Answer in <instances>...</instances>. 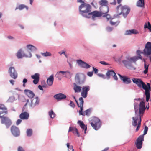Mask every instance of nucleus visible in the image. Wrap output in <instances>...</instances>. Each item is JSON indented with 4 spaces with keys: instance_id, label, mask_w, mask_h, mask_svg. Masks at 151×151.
Returning <instances> with one entry per match:
<instances>
[{
    "instance_id": "nucleus-1",
    "label": "nucleus",
    "mask_w": 151,
    "mask_h": 151,
    "mask_svg": "<svg viewBox=\"0 0 151 151\" xmlns=\"http://www.w3.org/2000/svg\"><path fill=\"white\" fill-rule=\"evenodd\" d=\"M145 109V103L144 101L141 102L139 104V112L138 114L135 115V117H133L132 125L134 126H137L136 131H137L139 129L141 122V117L143 115Z\"/></svg>"
},
{
    "instance_id": "nucleus-2",
    "label": "nucleus",
    "mask_w": 151,
    "mask_h": 151,
    "mask_svg": "<svg viewBox=\"0 0 151 151\" xmlns=\"http://www.w3.org/2000/svg\"><path fill=\"white\" fill-rule=\"evenodd\" d=\"M79 10L80 14L86 17V16H87V14L91 12V7L89 4L83 2L79 6Z\"/></svg>"
},
{
    "instance_id": "nucleus-3",
    "label": "nucleus",
    "mask_w": 151,
    "mask_h": 151,
    "mask_svg": "<svg viewBox=\"0 0 151 151\" xmlns=\"http://www.w3.org/2000/svg\"><path fill=\"white\" fill-rule=\"evenodd\" d=\"M89 121L92 127L95 130H98L101 126V123L99 118L93 117L90 118Z\"/></svg>"
},
{
    "instance_id": "nucleus-4",
    "label": "nucleus",
    "mask_w": 151,
    "mask_h": 151,
    "mask_svg": "<svg viewBox=\"0 0 151 151\" xmlns=\"http://www.w3.org/2000/svg\"><path fill=\"white\" fill-rule=\"evenodd\" d=\"M117 15L122 14L124 16L127 15L129 13L130 9L126 6H122L120 4L116 7Z\"/></svg>"
},
{
    "instance_id": "nucleus-5",
    "label": "nucleus",
    "mask_w": 151,
    "mask_h": 151,
    "mask_svg": "<svg viewBox=\"0 0 151 151\" xmlns=\"http://www.w3.org/2000/svg\"><path fill=\"white\" fill-rule=\"evenodd\" d=\"M137 60L138 59L137 57H127L126 60H123L122 62L126 67L129 68L132 66V62L135 63Z\"/></svg>"
},
{
    "instance_id": "nucleus-6",
    "label": "nucleus",
    "mask_w": 151,
    "mask_h": 151,
    "mask_svg": "<svg viewBox=\"0 0 151 151\" xmlns=\"http://www.w3.org/2000/svg\"><path fill=\"white\" fill-rule=\"evenodd\" d=\"M76 83L78 84H81L84 82L85 79V76L82 74L77 73L75 78Z\"/></svg>"
},
{
    "instance_id": "nucleus-7",
    "label": "nucleus",
    "mask_w": 151,
    "mask_h": 151,
    "mask_svg": "<svg viewBox=\"0 0 151 151\" xmlns=\"http://www.w3.org/2000/svg\"><path fill=\"white\" fill-rule=\"evenodd\" d=\"M1 123L4 124L7 128H8L12 124V122L11 119L7 116H1Z\"/></svg>"
},
{
    "instance_id": "nucleus-8",
    "label": "nucleus",
    "mask_w": 151,
    "mask_h": 151,
    "mask_svg": "<svg viewBox=\"0 0 151 151\" xmlns=\"http://www.w3.org/2000/svg\"><path fill=\"white\" fill-rule=\"evenodd\" d=\"M147 85L145 84V86L143 89L145 91V94L146 96V101L147 102L148 101L150 97V91L151 90V87L149 83H147Z\"/></svg>"
},
{
    "instance_id": "nucleus-9",
    "label": "nucleus",
    "mask_w": 151,
    "mask_h": 151,
    "mask_svg": "<svg viewBox=\"0 0 151 151\" xmlns=\"http://www.w3.org/2000/svg\"><path fill=\"white\" fill-rule=\"evenodd\" d=\"M143 54L145 56L151 55V42H148L143 50Z\"/></svg>"
},
{
    "instance_id": "nucleus-10",
    "label": "nucleus",
    "mask_w": 151,
    "mask_h": 151,
    "mask_svg": "<svg viewBox=\"0 0 151 151\" xmlns=\"http://www.w3.org/2000/svg\"><path fill=\"white\" fill-rule=\"evenodd\" d=\"M16 55L18 59L22 58L24 57H31L32 56L31 54L29 52H28L27 54L24 53L22 49H20L18 50L16 54Z\"/></svg>"
},
{
    "instance_id": "nucleus-11",
    "label": "nucleus",
    "mask_w": 151,
    "mask_h": 151,
    "mask_svg": "<svg viewBox=\"0 0 151 151\" xmlns=\"http://www.w3.org/2000/svg\"><path fill=\"white\" fill-rule=\"evenodd\" d=\"M100 12L94 11L91 12H89L87 16H86V17L90 18L91 17L92 19L94 20L95 17L102 16L103 15Z\"/></svg>"
},
{
    "instance_id": "nucleus-12",
    "label": "nucleus",
    "mask_w": 151,
    "mask_h": 151,
    "mask_svg": "<svg viewBox=\"0 0 151 151\" xmlns=\"http://www.w3.org/2000/svg\"><path fill=\"white\" fill-rule=\"evenodd\" d=\"M133 83L137 85L138 87L139 88L142 87V88L145 86V83L142 81L141 79L137 78H133L132 79Z\"/></svg>"
},
{
    "instance_id": "nucleus-13",
    "label": "nucleus",
    "mask_w": 151,
    "mask_h": 151,
    "mask_svg": "<svg viewBox=\"0 0 151 151\" xmlns=\"http://www.w3.org/2000/svg\"><path fill=\"white\" fill-rule=\"evenodd\" d=\"M144 140V136L143 135H140L137 138L135 142L137 148L138 149L142 148V142Z\"/></svg>"
},
{
    "instance_id": "nucleus-14",
    "label": "nucleus",
    "mask_w": 151,
    "mask_h": 151,
    "mask_svg": "<svg viewBox=\"0 0 151 151\" xmlns=\"http://www.w3.org/2000/svg\"><path fill=\"white\" fill-rule=\"evenodd\" d=\"M9 73L11 78L16 79L18 77V74L14 67H10L9 68L8 70Z\"/></svg>"
},
{
    "instance_id": "nucleus-15",
    "label": "nucleus",
    "mask_w": 151,
    "mask_h": 151,
    "mask_svg": "<svg viewBox=\"0 0 151 151\" xmlns=\"http://www.w3.org/2000/svg\"><path fill=\"white\" fill-rule=\"evenodd\" d=\"M11 131L12 135L14 137L19 136L20 134V132L19 129L15 126H12L11 128Z\"/></svg>"
},
{
    "instance_id": "nucleus-16",
    "label": "nucleus",
    "mask_w": 151,
    "mask_h": 151,
    "mask_svg": "<svg viewBox=\"0 0 151 151\" xmlns=\"http://www.w3.org/2000/svg\"><path fill=\"white\" fill-rule=\"evenodd\" d=\"M90 89V87L88 86H83L81 93V96L84 98H86L87 96L88 92Z\"/></svg>"
},
{
    "instance_id": "nucleus-17",
    "label": "nucleus",
    "mask_w": 151,
    "mask_h": 151,
    "mask_svg": "<svg viewBox=\"0 0 151 151\" xmlns=\"http://www.w3.org/2000/svg\"><path fill=\"white\" fill-rule=\"evenodd\" d=\"M118 75L123 82L126 84H129L131 83V81L130 78L126 76H122L120 74H118Z\"/></svg>"
},
{
    "instance_id": "nucleus-18",
    "label": "nucleus",
    "mask_w": 151,
    "mask_h": 151,
    "mask_svg": "<svg viewBox=\"0 0 151 151\" xmlns=\"http://www.w3.org/2000/svg\"><path fill=\"white\" fill-rule=\"evenodd\" d=\"M77 63L79 65L83 68L88 69L91 67L90 65L81 60H77Z\"/></svg>"
},
{
    "instance_id": "nucleus-19",
    "label": "nucleus",
    "mask_w": 151,
    "mask_h": 151,
    "mask_svg": "<svg viewBox=\"0 0 151 151\" xmlns=\"http://www.w3.org/2000/svg\"><path fill=\"white\" fill-rule=\"evenodd\" d=\"M79 101L80 102V104H79V106H78L80 108V110L79 111V113L80 115L84 116V114L82 113V111L83 110V104L84 103L83 99L82 97H81L79 98Z\"/></svg>"
},
{
    "instance_id": "nucleus-20",
    "label": "nucleus",
    "mask_w": 151,
    "mask_h": 151,
    "mask_svg": "<svg viewBox=\"0 0 151 151\" xmlns=\"http://www.w3.org/2000/svg\"><path fill=\"white\" fill-rule=\"evenodd\" d=\"M39 103V99L38 97H37L31 100V103L29 104V106L30 107H34L38 105Z\"/></svg>"
},
{
    "instance_id": "nucleus-21",
    "label": "nucleus",
    "mask_w": 151,
    "mask_h": 151,
    "mask_svg": "<svg viewBox=\"0 0 151 151\" xmlns=\"http://www.w3.org/2000/svg\"><path fill=\"white\" fill-rule=\"evenodd\" d=\"M54 97L58 101H59L66 99V96L64 94L60 93L54 95Z\"/></svg>"
},
{
    "instance_id": "nucleus-22",
    "label": "nucleus",
    "mask_w": 151,
    "mask_h": 151,
    "mask_svg": "<svg viewBox=\"0 0 151 151\" xmlns=\"http://www.w3.org/2000/svg\"><path fill=\"white\" fill-rule=\"evenodd\" d=\"M24 92L30 98H32L35 96L33 91L30 90L25 89L24 91Z\"/></svg>"
},
{
    "instance_id": "nucleus-23",
    "label": "nucleus",
    "mask_w": 151,
    "mask_h": 151,
    "mask_svg": "<svg viewBox=\"0 0 151 151\" xmlns=\"http://www.w3.org/2000/svg\"><path fill=\"white\" fill-rule=\"evenodd\" d=\"M31 78L34 79L33 82L34 84H36L38 83L39 80V75L38 73H36L31 76Z\"/></svg>"
},
{
    "instance_id": "nucleus-24",
    "label": "nucleus",
    "mask_w": 151,
    "mask_h": 151,
    "mask_svg": "<svg viewBox=\"0 0 151 151\" xmlns=\"http://www.w3.org/2000/svg\"><path fill=\"white\" fill-rule=\"evenodd\" d=\"M29 116V114L26 112L22 113L19 115V118L23 120L27 119Z\"/></svg>"
},
{
    "instance_id": "nucleus-25",
    "label": "nucleus",
    "mask_w": 151,
    "mask_h": 151,
    "mask_svg": "<svg viewBox=\"0 0 151 151\" xmlns=\"http://www.w3.org/2000/svg\"><path fill=\"white\" fill-rule=\"evenodd\" d=\"M77 84H78L76 83H73V89L75 93H80L81 91L82 87L78 85Z\"/></svg>"
},
{
    "instance_id": "nucleus-26",
    "label": "nucleus",
    "mask_w": 151,
    "mask_h": 151,
    "mask_svg": "<svg viewBox=\"0 0 151 151\" xmlns=\"http://www.w3.org/2000/svg\"><path fill=\"white\" fill-rule=\"evenodd\" d=\"M139 32L137 30L135 29H133L130 30H127L125 32V34L126 35H130L132 34H137Z\"/></svg>"
},
{
    "instance_id": "nucleus-27",
    "label": "nucleus",
    "mask_w": 151,
    "mask_h": 151,
    "mask_svg": "<svg viewBox=\"0 0 151 151\" xmlns=\"http://www.w3.org/2000/svg\"><path fill=\"white\" fill-rule=\"evenodd\" d=\"M78 123L79 125L84 130V133L85 134H86L87 128V127L85 126V125L84 124L83 122L81 121H78Z\"/></svg>"
},
{
    "instance_id": "nucleus-28",
    "label": "nucleus",
    "mask_w": 151,
    "mask_h": 151,
    "mask_svg": "<svg viewBox=\"0 0 151 151\" xmlns=\"http://www.w3.org/2000/svg\"><path fill=\"white\" fill-rule=\"evenodd\" d=\"M101 12H100L103 15V14L107 13L109 11V8L107 6L101 7Z\"/></svg>"
},
{
    "instance_id": "nucleus-29",
    "label": "nucleus",
    "mask_w": 151,
    "mask_h": 151,
    "mask_svg": "<svg viewBox=\"0 0 151 151\" xmlns=\"http://www.w3.org/2000/svg\"><path fill=\"white\" fill-rule=\"evenodd\" d=\"M54 81L53 76L51 75L47 79V83L49 86H51L52 85Z\"/></svg>"
},
{
    "instance_id": "nucleus-30",
    "label": "nucleus",
    "mask_w": 151,
    "mask_h": 151,
    "mask_svg": "<svg viewBox=\"0 0 151 151\" xmlns=\"http://www.w3.org/2000/svg\"><path fill=\"white\" fill-rule=\"evenodd\" d=\"M137 6L140 7H144L145 2L144 0H138L136 4Z\"/></svg>"
},
{
    "instance_id": "nucleus-31",
    "label": "nucleus",
    "mask_w": 151,
    "mask_h": 151,
    "mask_svg": "<svg viewBox=\"0 0 151 151\" xmlns=\"http://www.w3.org/2000/svg\"><path fill=\"white\" fill-rule=\"evenodd\" d=\"M114 74L115 75V72L112 70H109L106 73V76L107 77V79H109L111 76H112Z\"/></svg>"
},
{
    "instance_id": "nucleus-32",
    "label": "nucleus",
    "mask_w": 151,
    "mask_h": 151,
    "mask_svg": "<svg viewBox=\"0 0 151 151\" xmlns=\"http://www.w3.org/2000/svg\"><path fill=\"white\" fill-rule=\"evenodd\" d=\"M73 131V133H76L78 136L79 137L80 134L78 132V129L76 128H74L73 127H70L69 128V132Z\"/></svg>"
},
{
    "instance_id": "nucleus-33",
    "label": "nucleus",
    "mask_w": 151,
    "mask_h": 151,
    "mask_svg": "<svg viewBox=\"0 0 151 151\" xmlns=\"http://www.w3.org/2000/svg\"><path fill=\"white\" fill-rule=\"evenodd\" d=\"M0 109L4 111L2 112L3 113H5V114H7V108L4 104H0Z\"/></svg>"
},
{
    "instance_id": "nucleus-34",
    "label": "nucleus",
    "mask_w": 151,
    "mask_h": 151,
    "mask_svg": "<svg viewBox=\"0 0 151 151\" xmlns=\"http://www.w3.org/2000/svg\"><path fill=\"white\" fill-rule=\"evenodd\" d=\"M136 53L138 56H134V57H137L138 60L139 59L142 60V58L140 54H143V52H141L139 50H137L136 51Z\"/></svg>"
},
{
    "instance_id": "nucleus-35",
    "label": "nucleus",
    "mask_w": 151,
    "mask_h": 151,
    "mask_svg": "<svg viewBox=\"0 0 151 151\" xmlns=\"http://www.w3.org/2000/svg\"><path fill=\"white\" fill-rule=\"evenodd\" d=\"M99 3L101 7L107 6L108 4V1L106 0H101L100 1Z\"/></svg>"
},
{
    "instance_id": "nucleus-36",
    "label": "nucleus",
    "mask_w": 151,
    "mask_h": 151,
    "mask_svg": "<svg viewBox=\"0 0 151 151\" xmlns=\"http://www.w3.org/2000/svg\"><path fill=\"white\" fill-rule=\"evenodd\" d=\"M61 72H62L61 71L58 72L55 76L56 77L58 78L60 80L63 77Z\"/></svg>"
},
{
    "instance_id": "nucleus-37",
    "label": "nucleus",
    "mask_w": 151,
    "mask_h": 151,
    "mask_svg": "<svg viewBox=\"0 0 151 151\" xmlns=\"http://www.w3.org/2000/svg\"><path fill=\"white\" fill-rule=\"evenodd\" d=\"M119 23V22L118 21H115L113 19H111L110 21V23L111 25L117 26Z\"/></svg>"
},
{
    "instance_id": "nucleus-38",
    "label": "nucleus",
    "mask_w": 151,
    "mask_h": 151,
    "mask_svg": "<svg viewBox=\"0 0 151 151\" xmlns=\"http://www.w3.org/2000/svg\"><path fill=\"white\" fill-rule=\"evenodd\" d=\"M61 72L62 73L63 77H68L69 76H70V73L68 71H62Z\"/></svg>"
},
{
    "instance_id": "nucleus-39",
    "label": "nucleus",
    "mask_w": 151,
    "mask_h": 151,
    "mask_svg": "<svg viewBox=\"0 0 151 151\" xmlns=\"http://www.w3.org/2000/svg\"><path fill=\"white\" fill-rule=\"evenodd\" d=\"M27 48L31 51H34L36 50V48L31 45H28L27 46Z\"/></svg>"
},
{
    "instance_id": "nucleus-40",
    "label": "nucleus",
    "mask_w": 151,
    "mask_h": 151,
    "mask_svg": "<svg viewBox=\"0 0 151 151\" xmlns=\"http://www.w3.org/2000/svg\"><path fill=\"white\" fill-rule=\"evenodd\" d=\"M25 8L27 10L28 9V7L25 5L24 4H21L19 5L18 7H16L15 10L19 9L20 10H22Z\"/></svg>"
},
{
    "instance_id": "nucleus-41",
    "label": "nucleus",
    "mask_w": 151,
    "mask_h": 151,
    "mask_svg": "<svg viewBox=\"0 0 151 151\" xmlns=\"http://www.w3.org/2000/svg\"><path fill=\"white\" fill-rule=\"evenodd\" d=\"M144 68L145 69V70L144 71V74H146L148 72V66L149 65H147L146 64V62L145 61V59H144Z\"/></svg>"
},
{
    "instance_id": "nucleus-42",
    "label": "nucleus",
    "mask_w": 151,
    "mask_h": 151,
    "mask_svg": "<svg viewBox=\"0 0 151 151\" xmlns=\"http://www.w3.org/2000/svg\"><path fill=\"white\" fill-rule=\"evenodd\" d=\"M144 28L145 29L148 28L150 32H151V25L149 22H148L147 25L146 23L145 24Z\"/></svg>"
},
{
    "instance_id": "nucleus-43",
    "label": "nucleus",
    "mask_w": 151,
    "mask_h": 151,
    "mask_svg": "<svg viewBox=\"0 0 151 151\" xmlns=\"http://www.w3.org/2000/svg\"><path fill=\"white\" fill-rule=\"evenodd\" d=\"M102 16L104 17H106L107 19V20L108 21L112 19L111 17V16L109 14H107V13L103 14V15H102Z\"/></svg>"
},
{
    "instance_id": "nucleus-44",
    "label": "nucleus",
    "mask_w": 151,
    "mask_h": 151,
    "mask_svg": "<svg viewBox=\"0 0 151 151\" xmlns=\"http://www.w3.org/2000/svg\"><path fill=\"white\" fill-rule=\"evenodd\" d=\"M26 133L27 136L30 137L32 134V130L31 129H28L26 131Z\"/></svg>"
},
{
    "instance_id": "nucleus-45",
    "label": "nucleus",
    "mask_w": 151,
    "mask_h": 151,
    "mask_svg": "<svg viewBox=\"0 0 151 151\" xmlns=\"http://www.w3.org/2000/svg\"><path fill=\"white\" fill-rule=\"evenodd\" d=\"M134 108L135 109V115L137 114H138V105L137 103H135L134 104Z\"/></svg>"
},
{
    "instance_id": "nucleus-46",
    "label": "nucleus",
    "mask_w": 151,
    "mask_h": 151,
    "mask_svg": "<svg viewBox=\"0 0 151 151\" xmlns=\"http://www.w3.org/2000/svg\"><path fill=\"white\" fill-rule=\"evenodd\" d=\"M48 113L49 115L51 118H53L55 117V114L54 113L52 110L49 111Z\"/></svg>"
},
{
    "instance_id": "nucleus-47",
    "label": "nucleus",
    "mask_w": 151,
    "mask_h": 151,
    "mask_svg": "<svg viewBox=\"0 0 151 151\" xmlns=\"http://www.w3.org/2000/svg\"><path fill=\"white\" fill-rule=\"evenodd\" d=\"M66 145L68 148V151H70V150H72V151H74V150L73 149V146L72 145H70L69 143H67L66 144Z\"/></svg>"
},
{
    "instance_id": "nucleus-48",
    "label": "nucleus",
    "mask_w": 151,
    "mask_h": 151,
    "mask_svg": "<svg viewBox=\"0 0 151 151\" xmlns=\"http://www.w3.org/2000/svg\"><path fill=\"white\" fill-rule=\"evenodd\" d=\"M41 55L45 57L50 56L51 55V54L50 52H46L45 53H41Z\"/></svg>"
},
{
    "instance_id": "nucleus-49",
    "label": "nucleus",
    "mask_w": 151,
    "mask_h": 151,
    "mask_svg": "<svg viewBox=\"0 0 151 151\" xmlns=\"http://www.w3.org/2000/svg\"><path fill=\"white\" fill-rule=\"evenodd\" d=\"M14 101V98L13 96L10 97L8 99L7 101L8 102H12Z\"/></svg>"
},
{
    "instance_id": "nucleus-50",
    "label": "nucleus",
    "mask_w": 151,
    "mask_h": 151,
    "mask_svg": "<svg viewBox=\"0 0 151 151\" xmlns=\"http://www.w3.org/2000/svg\"><path fill=\"white\" fill-rule=\"evenodd\" d=\"M148 130V127L147 126H145V127L144 130V133L143 134H142V135H143V136H144V135H145L147 133Z\"/></svg>"
},
{
    "instance_id": "nucleus-51",
    "label": "nucleus",
    "mask_w": 151,
    "mask_h": 151,
    "mask_svg": "<svg viewBox=\"0 0 151 151\" xmlns=\"http://www.w3.org/2000/svg\"><path fill=\"white\" fill-rule=\"evenodd\" d=\"M69 105L70 106L73 108H74L75 106V105L74 103L71 101H70V103L69 104Z\"/></svg>"
},
{
    "instance_id": "nucleus-52",
    "label": "nucleus",
    "mask_w": 151,
    "mask_h": 151,
    "mask_svg": "<svg viewBox=\"0 0 151 151\" xmlns=\"http://www.w3.org/2000/svg\"><path fill=\"white\" fill-rule=\"evenodd\" d=\"M106 30L108 32H110L112 30V28L110 27H108L106 28Z\"/></svg>"
},
{
    "instance_id": "nucleus-53",
    "label": "nucleus",
    "mask_w": 151,
    "mask_h": 151,
    "mask_svg": "<svg viewBox=\"0 0 151 151\" xmlns=\"http://www.w3.org/2000/svg\"><path fill=\"white\" fill-rule=\"evenodd\" d=\"M17 151H25L24 150L21 146H19L17 150Z\"/></svg>"
},
{
    "instance_id": "nucleus-54",
    "label": "nucleus",
    "mask_w": 151,
    "mask_h": 151,
    "mask_svg": "<svg viewBox=\"0 0 151 151\" xmlns=\"http://www.w3.org/2000/svg\"><path fill=\"white\" fill-rule=\"evenodd\" d=\"M113 1H110V4H111L115 5L116 4V0H113Z\"/></svg>"
},
{
    "instance_id": "nucleus-55",
    "label": "nucleus",
    "mask_w": 151,
    "mask_h": 151,
    "mask_svg": "<svg viewBox=\"0 0 151 151\" xmlns=\"http://www.w3.org/2000/svg\"><path fill=\"white\" fill-rule=\"evenodd\" d=\"M93 71L94 72V73H98V70L97 69L93 67Z\"/></svg>"
},
{
    "instance_id": "nucleus-56",
    "label": "nucleus",
    "mask_w": 151,
    "mask_h": 151,
    "mask_svg": "<svg viewBox=\"0 0 151 151\" xmlns=\"http://www.w3.org/2000/svg\"><path fill=\"white\" fill-rule=\"evenodd\" d=\"M99 63L104 65H107L108 64L107 63L104 61H100Z\"/></svg>"
},
{
    "instance_id": "nucleus-57",
    "label": "nucleus",
    "mask_w": 151,
    "mask_h": 151,
    "mask_svg": "<svg viewBox=\"0 0 151 151\" xmlns=\"http://www.w3.org/2000/svg\"><path fill=\"white\" fill-rule=\"evenodd\" d=\"M87 75L91 77L93 75V72H89L87 73Z\"/></svg>"
},
{
    "instance_id": "nucleus-58",
    "label": "nucleus",
    "mask_w": 151,
    "mask_h": 151,
    "mask_svg": "<svg viewBox=\"0 0 151 151\" xmlns=\"http://www.w3.org/2000/svg\"><path fill=\"white\" fill-rule=\"evenodd\" d=\"M22 122V120L20 119H18L17 120L16 122V124L17 125H18L19 124Z\"/></svg>"
},
{
    "instance_id": "nucleus-59",
    "label": "nucleus",
    "mask_w": 151,
    "mask_h": 151,
    "mask_svg": "<svg viewBox=\"0 0 151 151\" xmlns=\"http://www.w3.org/2000/svg\"><path fill=\"white\" fill-rule=\"evenodd\" d=\"M29 103V99H27V103H26V104L24 105V107H23V110H22V111H24V107L25 106H26V105L28 104V103Z\"/></svg>"
},
{
    "instance_id": "nucleus-60",
    "label": "nucleus",
    "mask_w": 151,
    "mask_h": 151,
    "mask_svg": "<svg viewBox=\"0 0 151 151\" xmlns=\"http://www.w3.org/2000/svg\"><path fill=\"white\" fill-rule=\"evenodd\" d=\"M89 112V111L88 110H86L84 112L82 113L83 114H85L86 115H88V113Z\"/></svg>"
},
{
    "instance_id": "nucleus-61",
    "label": "nucleus",
    "mask_w": 151,
    "mask_h": 151,
    "mask_svg": "<svg viewBox=\"0 0 151 151\" xmlns=\"http://www.w3.org/2000/svg\"><path fill=\"white\" fill-rule=\"evenodd\" d=\"M113 77L114 80H118V78L116 74L115 75H113Z\"/></svg>"
},
{
    "instance_id": "nucleus-62",
    "label": "nucleus",
    "mask_w": 151,
    "mask_h": 151,
    "mask_svg": "<svg viewBox=\"0 0 151 151\" xmlns=\"http://www.w3.org/2000/svg\"><path fill=\"white\" fill-rule=\"evenodd\" d=\"M13 85H14V81L13 80H10L9 81Z\"/></svg>"
},
{
    "instance_id": "nucleus-63",
    "label": "nucleus",
    "mask_w": 151,
    "mask_h": 151,
    "mask_svg": "<svg viewBox=\"0 0 151 151\" xmlns=\"http://www.w3.org/2000/svg\"><path fill=\"white\" fill-rule=\"evenodd\" d=\"M73 98L74 99L76 102V103L77 104V105L79 106V104L78 102V101L76 100V97L74 96H73Z\"/></svg>"
},
{
    "instance_id": "nucleus-64",
    "label": "nucleus",
    "mask_w": 151,
    "mask_h": 151,
    "mask_svg": "<svg viewBox=\"0 0 151 151\" xmlns=\"http://www.w3.org/2000/svg\"><path fill=\"white\" fill-rule=\"evenodd\" d=\"M59 54H60V55H62V54H64L66 57V55H65V52H59Z\"/></svg>"
}]
</instances>
